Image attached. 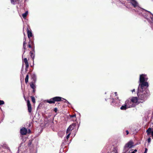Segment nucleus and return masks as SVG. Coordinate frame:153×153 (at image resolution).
Returning <instances> with one entry per match:
<instances>
[{"label":"nucleus","instance_id":"f257e3e1","mask_svg":"<svg viewBox=\"0 0 153 153\" xmlns=\"http://www.w3.org/2000/svg\"><path fill=\"white\" fill-rule=\"evenodd\" d=\"M129 2L135 8L134 10L137 12V13L140 15L141 13V12L145 13L148 16L150 14L149 12H147L146 10L140 7L138 5V4L135 0H128Z\"/></svg>","mask_w":153,"mask_h":153},{"label":"nucleus","instance_id":"f03ea898","mask_svg":"<svg viewBox=\"0 0 153 153\" xmlns=\"http://www.w3.org/2000/svg\"><path fill=\"white\" fill-rule=\"evenodd\" d=\"M141 83H142L141 84L140 86V84L138 87V91L137 94L138 97L140 98L141 100H144L146 99V97L149 95V92L148 91H147L146 92V94L144 93V95H143L140 93V89H143V87L144 86L148 87V84L147 82L145 81L143 82H141Z\"/></svg>","mask_w":153,"mask_h":153},{"label":"nucleus","instance_id":"7ed1b4c3","mask_svg":"<svg viewBox=\"0 0 153 153\" xmlns=\"http://www.w3.org/2000/svg\"><path fill=\"white\" fill-rule=\"evenodd\" d=\"M137 102V97H133L131 99H129L125 101V103L128 108L134 107Z\"/></svg>","mask_w":153,"mask_h":153},{"label":"nucleus","instance_id":"20e7f679","mask_svg":"<svg viewBox=\"0 0 153 153\" xmlns=\"http://www.w3.org/2000/svg\"><path fill=\"white\" fill-rule=\"evenodd\" d=\"M146 10L147 12L150 13V14L148 16L147 14L145 13H143L142 12H141L140 15L143 16L145 19H147L150 23H152L153 22V18L151 16V14L152 15V14L150 12Z\"/></svg>","mask_w":153,"mask_h":153},{"label":"nucleus","instance_id":"39448f33","mask_svg":"<svg viewBox=\"0 0 153 153\" xmlns=\"http://www.w3.org/2000/svg\"><path fill=\"white\" fill-rule=\"evenodd\" d=\"M133 146V143L131 141L128 142L125 146V149L126 150H128L129 149L132 148Z\"/></svg>","mask_w":153,"mask_h":153},{"label":"nucleus","instance_id":"423d86ee","mask_svg":"<svg viewBox=\"0 0 153 153\" xmlns=\"http://www.w3.org/2000/svg\"><path fill=\"white\" fill-rule=\"evenodd\" d=\"M147 80L148 78L147 77L146 75L143 74L140 75V83L147 81Z\"/></svg>","mask_w":153,"mask_h":153},{"label":"nucleus","instance_id":"0eeeda50","mask_svg":"<svg viewBox=\"0 0 153 153\" xmlns=\"http://www.w3.org/2000/svg\"><path fill=\"white\" fill-rule=\"evenodd\" d=\"M54 100V102L55 101H63L61 99H62L65 100V102L67 103L68 104H69V102L65 99L63 98L60 97H56L53 98Z\"/></svg>","mask_w":153,"mask_h":153},{"label":"nucleus","instance_id":"6e6552de","mask_svg":"<svg viewBox=\"0 0 153 153\" xmlns=\"http://www.w3.org/2000/svg\"><path fill=\"white\" fill-rule=\"evenodd\" d=\"M75 126V124H73L72 125H70L66 131V134H70L71 131L73 130L74 127Z\"/></svg>","mask_w":153,"mask_h":153},{"label":"nucleus","instance_id":"1a4fd4ad","mask_svg":"<svg viewBox=\"0 0 153 153\" xmlns=\"http://www.w3.org/2000/svg\"><path fill=\"white\" fill-rule=\"evenodd\" d=\"M27 132V129L24 127L22 128L20 130V133L22 135H25L26 134Z\"/></svg>","mask_w":153,"mask_h":153},{"label":"nucleus","instance_id":"9d476101","mask_svg":"<svg viewBox=\"0 0 153 153\" xmlns=\"http://www.w3.org/2000/svg\"><path fill=\"white\" fill-rule=\"evenodd\" d=\"M27 103L28 111L29 113H30L32 111V107L30 103V102L29 100H27Z\"/></svg>","mask_w":153,"mask_h":153},{"label":"nucleus","instance_id":"9b49d317","mask_svg":"<svg viewBox=\"0 0 153 153\" xmlns=\"http://www.w3.org/2000/svg\"><path fill=\"white\" fill-rule=\"evenodd\" d=\"M24 62L25 64V70L26 71L28 68L29 67V64L26 58H25L24 59Z\"/></svg>","mask_w":153,"mask_h":153},{"label":"nucleus","instance_id":"f8f14e48","mask_svg":"<svg viewBox=\"0 0 153 153\" xmlns=\"http://www.w3.org/2000/svg\"><path fill=\"white\" fill-rule=\"evenodd\" d=\"M31 77L33 79L34 82L35 83L36 81L37 76L35 74H32L31 75Z\"/></svg>","mask_w":153,"mask_h":153},{"label":"nucleus","instance_id":"ddd939ff","mask_svg":"<svg viewBox=\"0 0 153 153\" xmlns=\"http://www.w3.org/2000/svg\"><path fill=\"white\" fill-rule=\"evenodd\" d=\"M27 30L28 37L29 38L32 36V33L31 31L29 30L28 28L27 29Z\"/></svg>","mask_w":153,"mask_h":153},{"label":"nucleus","instance_id":"4468645a","mask_svg":"<svg viewBox=\"0 0 153 153\" xmlns=\"http://www.w3.org/2000/svg\"><path fill=\"white\" fill-rule=\"evenodd\" d=\"M47 102L49 103L50 104L54 103H55L53 98L49 100H46Z\"/></svg>","mask_w":153,"mask_h":153},{"label":"nucleus","instance_id":"2eb2a0df","mask_svg":"<svg viewBox=\"0 0 153 153\" xmlns=\"http://www.w3.org/2000/svg\"><path fill=\"white\" fill-rule=\"evenodd\" d=\"M30 85L31 88H32L33 90L35 89L36 88V86L35 83L34 82H32L30 84Z\"/></svg>","mask_w":153,"mask_h":153},{"label":"nucleus","instance_id":"dca6fc26","mask_svg":"<svg viewBox=\"0 0 153 153\" xmlns=\"http://www.w3.org/2000/svg\"><path fill=\"white\" fill-rule=\"evenodd\" d=\"M128 108L127 106L126 105V104H125V103L124 105H122L121 107H120V109L122 110H126L127 108Z\"/></svg>","mask_w":153,"mask_h":153},{"label":"nucleus","instance_id":"f3484780","mask_svg":"<svg viewBox=\"0 0 153 153\" xmlns=\"http://www.w3.org/2000/svg\"><path fill=\"white\" fill-rule=\"evenodd\" d=\"M152 128H149L146 131V132L147 133V134L148 135H149L151 132L152 133Z\"/></svg>","mask_w":153,"mask_h":153},{"label":"nucleus","instance_id":"a211bd4d","mask_svg":"<svg viewBox=\"0 0 153 153\" xmlns=\"http://www.w3.org/2000/svg\"><path fill=\"white\" fill-rule=\"evenodd\" d=\"M30 54L31 57L32 58V59H33V61L35 57V54H34V53H32L31 52H30Z\"/></svg>","mask_w":153,"mask_h":153},{"label":"nucleus","instance_id":"6ab92c4d","mask_svg":"<svg viewBox=\"0 0 153 153\" xmlns=\"http://www.w3.org/2000/svg\"><path fill=\"white\" fill-rule=\"evenodd\" d=\"M111 105H117L118 104H117L116 102V100H113L111 103Z\"/></svg>","mask_w":153,"mask_h":153},{"label":"nucleus","instance_id":"aec40b11","mask_svg":"<svg viewBox=\"0 0 153 153\" xmlns=\"http://www.w3.org/2000/svg\"><path fill=\"white\" fill-rule=\"evenodd\" d=\"M28 78H29V75L28 74H27L26 76V77H25V82L26 83H27L28 82Z\"/></svg>","mask_w":153,"mask_h":153},{"label":"nucleus","instance_id":"412c9836","mask_svg":"<svg viewBox=\"0 0 153 153\" xmlns=\"http://www.w3.org/2000/svg\"><path fill=\"white\" fill-rule=\"evenodd\" d=\"M28 14V12L27 11L25 13H23L22 14V16L23 17V18H25L26 17V16H27Z\"/></svg>","mask_w":153,"mask_h":153},{"label":"nucleus","instance_id":"4be33fe9","mask_svg":"<svg viewBox=\"0 0 153 153\" xmlns=\"http://www.w3.org/2000/svg\"><path fill=\"white\" fill-rule=\"evenodd\" d=\"M31 98L32 102L33 103H35V99L34 97L32 96L31 97Z\"/></svg>","mask_w":153,"mask_h":153},{"label":"nucleus","instance_id":"5701e85b","mask_svg":"<svg viewBox=\"0 0 153 153\" xmlns=\"http://www.w3.org/2000/svg\"><path fill=\"white\" fill-rule=\"evenodd\" d=\"M4 103V102L3 100H0V105H3Z\"/></svg>","mask_w":153,"mask_h":153},{"label":"nucleus","instance_id":"b1692460","mask_svg":"<svg viewBox=\"0 0 153 153\" xmlns=\"http://www.w3.org/2000/svg\"><path fill=\"white\" fill-rule=\"evenodd\" d=\"M151 141V138L150 137H149L147 139V141L148 143H150Z\"/></svg>","mask_w":153,"mask_h":153},{"label":"nucleus","instance_id":"393cba45","mask_svg":"<svg viewBox=\"0 0 153 153\" xmlns=\"http://www.w3.org/2000/svg\"><path fill=\"white\" fill-rule=\"evenodd\" d=\"M26 44H25V42H23V48L24 49H26Z\"/></svg>","mask_w":153,"mask_h":153},{"label":"nucleus","instance_id":"a878e982","mask_svg":"<svg viewBox=\"0 0 153 153\" xmlns=\"http://www.w3.org/2000/svg\"><path fill=\"white\" fill-rule=\"evenodd\" d=\"M67 134V136H66V138L67 139H68L69 138V137L70 134Z\"/></svg>","mask_w":153,"mask_h":153},{"label":"nucleus","instance_id":"bb28decb","mask_svg":"<svg viewBox=\"0 0 153 153\" xmlns=\"http://www.w3.org/2000/svg\"><path fill=\"white\" fill-rule=\"evenodd\" d=\"M148 151V149L146 148H145V151L144 153H147Z\"/></svg>","mask_w":153,"mask_h":153},{"label":"nucleus","instance_id":"cd10ccee","mask_svg":"<svg viewBox=\"0 0 153 153\" xmlns=\"http://www.w3.org/2000/svg\"><path fill=\"white\" fill-rule=\"evenodd\" d=\"M53 111L55 112H56L57 111V109L56 108H54Z\"/></svg>","mask_w":153,"mask_h":153},{"label":"nucleus","instance_id":"c85d7f7f","mask_svg":"<svg viewBox=\"0 0 153 153\" xmlns=\"http://www.w3.org/2000/svg\"><path fill=\"white\" fill-rule=\"evenodd\" d=\"M14 0H11V2L12 3H13Z\"/></svg>","mask_w":153,"mask_h":153},{"label":"nucleus","instance_id":"c756f323","mask_svg":"<svg viewBox=\"0 0 153 153\" xmlns=\"http://www.w3.org/2000/svg\"><path fill=\"white\" fill-rule=\"evenodd\" d=\"M76 115L75 114V115H73L71 116V117H76Z\"/></svg>","mask_w":153,"mask_h":153},{"label":"nucleus","instance_id":"7c9ffc66","mask_svg":"<svg viewBox=\"0 0 153 153\" xmlns=\"http://www.w3.org/2000/svg\"><path fill=\"white\" fill-rule=\"evenodd\" d=\"M26 39L25 38H24V42H25V44H26Z\"/></svg>","mask_w":153,"mask_h":153},{"label":"nucleus","instance_id":"2f4dec72","mask_svg":"<svg viewBox=\"0 0 153 153\" xmlns=\"http://www.w3.org/2000/svg\"><path fill=\"white\" fill-rule=\"evenodd\" d=\"M126 134H128L129 132H128V130H126Z\"/></svg>","mask_w":153,"mask_h":153},{"label":"nucleus","instance_id":"473e14b6","mask_svg":"<svg viewBox=\"0 0 153 153\" xmlns=\"http://www.w3.org/2000/svg\"><path fill=\"white\" fill-rule=\"evenodd\" d=\"M31 144V142H29L28 145H30Z\"/></svg>","mask_w":153,"mask_h":153},{"label":"nucleus","instance_id":"72a5a7b5","mask_svg":"<svg viewBox=\"0 0 153 153\" xmlns=\"http://www.w3.org/2000/svg\"><path fill=\"white\" fill-rule=\"evenodd\" d=\"M28 47H29V48H31V45H30V44H29V45H28Z\"/></svg>","mask_w":153,"mask_h":153},{"label":"nucleus","instance_id":"f704fd0d","mask_svg":"<svg viewBox=\"0 0 153 153\" xmlns=\"http://www.w3.org/2000/svg\"><path fill=\"white\" fill-rule=\"evenodd\" d=\"M152 138H153V131L152 132Z\"/></svg>","mask_w":153,"mask_h":153},{"label":"nucleus","instance_id":"c9c22d12","mask_svg":"<svg viewBox=\"0 0 153 153\" xmlns=\"http://www.w3.org/2000/svg\"><path fill=\"white\" fill-rule=\"evenodd\" d=\"M27 132L29 133H30V129H29L27 131Z\"/></svg>","mask_w":153,"mask_h":153},{"label":"nucleus","instance_id":"e433bc0d","mask_svg":"<svg viewBox=\"0 0 153 153\" xmlns=\"http://www.w3.org/2000/svg\"><path fill=\"white\" fill-rule=\"evenodd\" d=\"M135 91V89H133V90L132 91V92H134Z\"/></svg>","mask_w":153,"mask_h":153},{"label":"nucleus","instance_id":"4c0bfd02","mask_svg":"<svg viewBox=\"0 0 153 153\" xmlns=\"http://www.w3.org/2000/svg\"><path fill=\"white\" fill-rule=\"evenodd\" d=\"M134 152L135 153L136 152H137V149H135Z\"/></svg>","mask_w":153,"mask_h":153},{"label":"nucleus","instance_id":"58836bf2","mask_svg":"<svg viewBox=\"0 0 153 153\" xmlns=\"http://www.w3.org/2000/svg\"><path fill=\"white\" fill-rule=\"evenodd\" d=\"M131 153H135L133 151Z\"/></svg>","mask_w":153,"mask_h":153},{"label":"nucleus","instance_id":"ea45409f","mask_svg":"<svg viewBox=\"0 0 153 153\" xmlns=\"http://www.w3.org/2000/svg\"><path fill=\"white\" fill-rule=\"evenodd\" d=\"M115 95H117V92H115Z\"/></svg>","mask_w":153,"mask_h":153},{"label":"nucleus","instance_id":"a19ab883","mask_svg":"<svg viewBox=\"0 0 153 153\" xmlns=\"http://www.w3.org/2000/svg\"><path fill=\"white\" fill-rule=\"evenodd\" d=\"M33 92H34L35 91V90H33Z\"/></svg>","mask_w":153,"mask_h":153},{"label":"nucleus","instance_id":"79ce46f5","mask_svg":"<svg viewBox=\"0 0 153 153\" xmlns=\"http://www.w3.org/2000/svg\"><path fill=\"white\" fill-rule=\"evenodd\" d=\"M33 51L34 52H35V51H34V49H33Z\"/></svg>","mask_w":153,"mask_h":153},{"label":"nucleus","instance_id":"37998d69","mask_svg":"<svg viewBox=\"0 0 153 153\" xmlns=\"http://www.w3.org/2000/svg\"><path fill=\"white\" fill-rule=\"evenodd\" d=\"M117 99L118 100V98H117Z\"/></svg>","mask_w":153,"mask_h":153},{"label":"nucleus","instance_id":"c03bdc74","mask_svg":"<svg viewBox=\"0 0 153 153\" xmlns=\"http://www.w3.org/2000/svg\"><path fill=\"white\" fill-rule=\"evenodd\" d=\"M152 23H153V22H152Z\"/></svg>","mask_w":153,"mask_h":153}]
</instances>
